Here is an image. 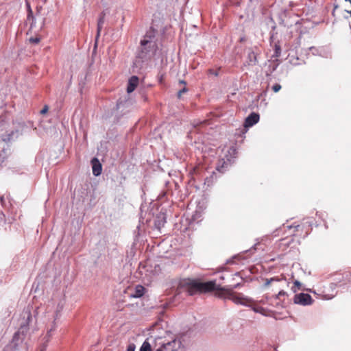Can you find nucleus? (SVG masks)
Here are the masks:
<instances>
[{
	"label": "nucleus",
	"mask_w": 351,
	"mask_h": 351,
	"mask_svg": "<svg viewBox=\"0 0 351 351\" xmlns=\"http://www.w3.org/2000/svg\"><path fill=\"white\" fill-rule=\"evenodd\" d=\"M281 54V47L279 44V43H276L274 44V53L273 55V57L274 58H278L280 56Z\"/></svg>",
	"instance_id": "obj_12"
},
{
	"label": "nucleus",
	"mask_w": 351,
	"mask_h": 351,
	"mask_svg": "<svg viewBox=\"0 0 351 351\" xmlns=\"http://www.w3.org/2000/svg\"><path fill=\"white\" fill-rule=\"evenodd\" d=\"M179 84H183L184 85V87L182 88H181L178 92V98H180L182 97V95L183 93H185L188 91V89L186 87V83L185 81L184 80H180L179 82Z\"/></svg>",
	"instance_id": "obj_13"
},
{
	"label": "nucleus",
	"mask_w": 351,
	"mask_h": 351,
	"mask_svg": "<svg viewBox=\"0 0 351 351\" xmlns=\"http://www.w3.org/2000/svg\"><path fill=\"white\" fill-rule=\"evenodd\" d=\"M294 228H299V226H295Z\"/></svg>",
	"instance_id": "obj_30"
},
{
	"label": "nucleus",
	"mask_w": 351,
	"mask_h": 351,
	"mask_svg": "<svg viewBox=\"0 0 351 351\" xmlns=\"http://www.w3.org/2000/svg\"><path fill=\"white\" fill-rule=\"evenodd\" d=\"M280 280L277 278H271L270 279H266L265 285L269 286L274 281H279Z\"/></svg>",
	"instance_id": "obj_19"
},
{
	"label": "nucleus",
	"mask_w": 351,
	"mask_h": 351,
	"mask_svg": "<svg viewBox=\"0 0 351 351\" xmlns=\"http://www.w3.org/2000/svg\"><path fill=\"white\" fill-rule=\"evenodd\" d=\"M201 167L199 166H197L193 168V172L195 174L199 173Z\"/></svg>",
	"instance_id": "obj_25"
},
{
	"label": "nucleus",
	"mask_w": 351,
	"mask_h": 351,
	"mask_svg": "<svg viewBox=\"0 0 351 351\" xmlns=\"http://www.w3.org/2000/svg\"><path fill=\"white\" fill-rule=\"evenodd\" d=\"M156 341H159L161 346L157 348H154V351H180L182 349V343L178 339H173L167 343L162 341L160 337L156 338Z\"/></svg>",
	"instance_id": "obj_4"
},
{
	"label": "nucleus",
	"mask_w": 351,
	"mask_h": 351,
	"mask_svg": "<svg viewBox=\"0 0 351 351\" xmlns=\"http://www.w3.org/2000/svg\"><path fill=\"white\" fill-rule=\"evenodd\" d=\"M138 84V78L136 76H132L128 82L127 92L130 93L133 92Z\"/></svg>",
	"instance_id": "obj_9"
},
{
	"label": "nucleus",
	"mask_w": 351,
	"mask_h": 351,
	"mask_svg": "<svg viewBox=\"0 0 351 351\" xmlns=\"http://www.w3.org/2000/svg\"><path fill=\"white\" fill-rule=\"evenodd\" d=\"M181 286L185 289L189 295L209 293L219 290V285L215 281L200 282L198 280L188 279L181 283Z\"/></svg>",
	"instance_id": "obj_1"
},
{
	"label": "nucleus",
	"mask_w": 351,
	"mask_h": 351,
	"mask_svg": "<svg viewBox=\"0 0 351 351\" xmlns=\"http://www.w3.org/2000/svg\"><path fill=\"white\" fill-rule=\"evenodd\" d=\"M93 173L97 176H99L101 173L102 167L101 165L99 162V160L96 158H94L91 160Z\"/></svg>",
	"instance_id": "obj_8"
},
{
	"label": "nucleus",
	"mask_w": 351,
	"mask_h": 351,
	"mask_svg": "<svg viewBox=\"0 0 351 351\" xmlns=\"http://www.w3.org/2000/svg\"><path fill=\"white\" fill-rule=\"evenodd\" d=\"M48 108H47V106H45L41 111V114H44L47 111Z\"/></svg>",
	"instance_id": "obj_26"
},
{
	"label": "nucleus",
	"mask_w": 351,
	"mask_h": 351,
	"mask_svg": "<svg viewBox=\"0 0 351 351\" xmlns=\"http://www.w3.org/2000/svg\"><path fill=\"white\" fill-rule=\"evenodd\" d=\"M166 222L165 217L162 216V219H158L156 221L155 224L158 228H160V226H163L165 223Z\"/></svg>",
	"instance_id": "obj_16"
},
{
	"label": "nucleus",
	"mask_w": 351,
	"mask_h": 351,
	"mask_svg": "<svg viewBox=\"0 0 351 351\" xmlns=\"http://www.w3.org/2000/svg\"><path fill=\"white\" fill-rule=\"evenodd\" d=\"M221 162H222V165H221V166H220L219 165H218L217 166V167H216V169H217L218 171L223 173V167H224V165H227V164H226V162H225V161H223V160H222V161H221Z\"/></svg>",
	"instance_id": "obj_18"
},
{
	"label": "nucleus",
	"mask_w": 351,
	"mask_h": 351,
	"mask_svg": "<svg viewBox=\"0 0 351 351\" xmlns=\"http://www.w3.org/2000/svg\"><path fill=\"white\" fill-rule=\"evenodd\" d=\"M40 39L38 37L29 38V42L34 44H38L40 42Z\"/></svg>",
	"instance_id": "obj_23"
},
{
	"label": "nucleus",
	"mask_w": 351,
	"mask_h": 351,
	"mask_svg": "<svg viewBox=\"0 0 351 351\" xmlns=\"http://www.w3.org/2000/svg\"><path fill=\"white\" fill-rule=\"evenodd\" d=\"M134 293H131L130 297L131 298H141L142 297L145 293V288L142 285H136L134 289Z\"/></svg>",
	"instance_id": "obj_10"
},
{
	"label": "nucleus",
	"mask_w": 351,
	"mask_h": 351,
	"mask_svg": "<svg viewBox=\"0 0 351 351\" xmlns=\"http://www.w3.org/2000/svg\"><path fill=\"white\" fill-rule=\"evenodd\" d=\"M294 302L301 305H308L313 302L311 296L308 293H299L294 296Z\"/></svg>",
	"instance_id": "obj_6"
},
{
	"label": "nucleus",
	"mask_w": 351,
	"mask_h": 351,
	"mask_svg": "<svg viewBox=\"0 0 351 351\" xmlns=\"http://www.w3.org/2000/svg\"><path fill=\"white\" fill-rule=\"evenodd\" d=\"M350 16H351V11L350 12Z\"/></svg>",
	"instance_id": "obj_31"
},
{
	"label": "nucleus",
	"mask_w": 351,
	"mask_h": 351,
	"mask_svg": "<svg viewBox=\"0 0 351 351\" xmlns=\"http://www.w3.org/2000/svg\"><path fill=\"white\" fill-rule=\"evenodd\" d=\"M27 19H33V12L31 9V7H30V5L29 3H27Z\"/></svg>",
	"instance_id": "obj_17"
},
{
	"label": "nucleus",
	"mask_w": 351,
	"mask_h": 351,
	"mask_svg": "<svg viewBox=\"0 0 351 351\" xmlns=\"http://www.w3.org/2000/svg\"><path fill=\"white\" fill-rule=\"evenodd\" d=\"M152 36L146 34L143 40L141 41L142 47V53H147V51H156L157 46L155 42L152 40Z\"/></svg>",
	"instance_id": "obj_5"
},
{
	"label": "nucleus",
	"mask_w": 351,
	"mask_h": 351,
	"mask_svg": "<svg viewBox=\"0 0 351 351\" xmlns=\"http://www.w3.org/2000/svg\"><path fill=\"white\" fill-rule=\"evenodd\" d=\"M128 351H133L132 349H131L130 348H128Z\"/></svg>",
	"instance_id": "obj_28"
},
{
	"label": "nucleus",
	"mask_w": 351,
	"mask_h": 351,
	"mask_svg": "<svg viewBox=\"0 0 351 351\" xmlns=\"http://www.w3.org/2000/svg\"><path fill=\"white\" fill-rule=\"evenodd\" d=\"M249 58H250V62H252V58H254V63L255 64L256 62V57L254 52L252 51L249 53Z\"/></svg>",
	"instance_id": "obj_22"
},
{
	"label": "nucleus",
	"mask_w": 351,
	"mask_h": 351,
	"mask_svg": "<svg viewBox=\"0 0 351 351\" xmlns=\"http://www.w3.org/2000/svg\"><path fill=\"white\" fill-rule=\"evenodd\" d=\"M141 351H152L150 343L145 341L141 348Z\"/></svg>",
	"instance_id": "obj_15"
},
{
	"label": "nucleus",
	"mask_w": 351,
	"mask_h": 351,
	"mask_svg": "<svg viewBox=\"0 0 351 351\" xmlns=\"http://www.w3.org/2000/svg\"><path fill=\"white\" fill-rule=\"evenodd\" d=\"M254 311L256 312L263 313V311H264V309L262 307H255L254 308Z\"/></svg>",
	"instance_id": "obj_24"
},
{
	"label": "nucleus",
	"mask_w": 351,
	"mask_h": 351,
	"mask_svg": "<svg viewBox=\"0 0 351 351\" xmlns=\"http://www.w3.org/2000/svg\"><path fill=\"white\" fill-rule=\"evenodd\" d=\"M205 184H208V186H209L210 184V178H206L205 179Z\"/></svg>",
	"instance_id": "obj_27"
},
{
	"label": "nucleus",
	"mask_w": 351,
	"mask_h": 351,
	"mask_svg": "<svg viewBox=\"0 0 351 351\" xmlns=\"http://www.w3.org/2000/svg\"><path fill=\"white\" fill-rule=\"evenodd\" d=\"M104 17L105 14L102 12L99 18L98 22H97V37L99 36L100 32L102 29V26L104 23Z\"/></svg>",
	"instance_id": "obj_11"
},
{
	"label": "nucleus",
	"mask_w": 351,
	"mask_h": 351,
	"mask_svg": "<svg viewBox=\"0 0 351 351\" xmlns=\"http://www.w3.org/2000/svg\"><path fill=\"white\" fill-rule=\"evenodd\" d=\"M300 289H302V284L298 280H295L293 285L291 287V290L295 293Z\"/></svg>",
	"instance_id": "obj_14"
},
{
	"label": "nucleus",
	"mask_w": 351,
	"mask_h": 351,
	"mask_svg": "<svg viewBox=\"0 0 351 351\" xmlns=\"http://www.w3.org/2000/svg\"><path fill=\"white\" fill-rule=\"evenodd\" d=\"M260 116L258 113L252 112L245 120V128H250L257 123L259 121Z\"/></svg>",
	"instance_id": "obj_7"
},
{
	"label": "nucleus",
	"mask_w": 351,
	"mask_h": 351,
	"mask_svg": "<svg viewBox=\"0 0 351 351\" xmlns=\"http://www.w3.org/2000/svg\"><path fill=\"white\" fill-rule=\"evenodd\" d=\"M350 28H351V25H350Z\"/></svg>",
	"instance_id": "obj_32"
},
{
	"label": "nucleus",
	"mask_w": 351,
	"mask_h": 351,
	"mask_svg": "<svg viewBox=\"0 0 351 351\" xmlns=\"http://www.w3.org/2000/svg\"><path fill=\"white\" fill-rule=\"evenodd\" d=\"M25 314L27 317L21 323L18 330L14 333L10 341V346L12 350H16L19 349V348L23 344L29 332V324L32 321V315L30 311H26Z\"/></svg>",
	"instance_id": "obj_2"
},
{
	"label": "nucleus",
	"mask_w": 351,
	"mask_h": 351,
	"mask_svg": "<svg viewBox=\"0 0 351 351\" xmlns=\"http://www.w3.org/2000/svg\"><path fill=\"white\" fill-rule=\"evenodd\" d=\"M282 296H287V293L284 291H280L278 292V293L276 295V299H280Z\"/></svg>",
	"instance_id": "obj_21"
},
{
	"label": "nucleus",
	"mask_w": 351,
	"mask_h": 351,
	"mask_svg": "<svg viewBox=\"0 0 351 351\" xmlns=\"http://www.w3.org/2000/svg\"><path fill=\"white\" fill-rule=\"evenodd\" d=\"M287 227L290 228V229L292 228V226H287Z\"/></svg>",
	"instance_id": "obj_29"
},
{
	"label": "nucleus",
	"mask_w": 351,
	"mask_h": 351,
	"mask_svg": "<svg viewBox=\"0 0 351 351\" xmlns=\"http://www.w3.org/2000/svg\"><path fill=\"white\" fill-rule=\"evenodd\" d=\"M281 88H282V87H281V85H280V84H274V85L272 86L271 89H272V90H273L274 93H278V91H280V90L281 89Z\"/></svg>",
	"instance_id": "obj_20"
},
{
	"label": "nucleus",
	"mask_w": 351,
	"mask_h": 351,
	"mask_svg": "<svg viewBox=\"0 0 351 351\" xmlns=\"http://www.w3.org/2000/svg\"><path fill=\"white\" fill-rule=\"evenodd\" d=\"M215 295L232 300L237 304L250 305L252 302V299L243 297L241 293H235L232 290L221 288L219 286V290L215 293Z\"/></svg>",
	"instance_id": "obj_3"
}]
</instances>
